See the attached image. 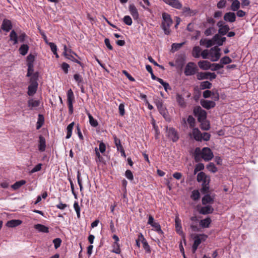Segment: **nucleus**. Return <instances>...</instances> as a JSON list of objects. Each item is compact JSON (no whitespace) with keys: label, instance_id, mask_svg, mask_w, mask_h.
I'll use <instances>...</instances> for the list:
<instances>
[{"label":"nucleus","instance_id":"nucleus-1","mask_svg":"<svg viewBox=\"0 0 258 258\" xmlns=\"http://www.w3.org/2000/svg\"><path fill=\"white\" fill-rule=\"evenodd\" d=\"M197 181L202 183V188L201 192L203 194L207 193L209 189V183L210 178L207 176L204 172H201L197 175Z\"/></svg>","mask_w":258,"mask_h":258},{"label":"nucleus","instance_id":"nucleus-2","mask_svg":"<svg viewBox=\"0 0 258 258\" xmlns=\"http://www.w3.org/2000/svg\"><path fill=\"white\" fill-rule=\"evenodd\" d=\"M162 16V21L161 27L163 30L164 33L166 35H169L171 32L170 27L173 23L172 20L170 15L167 13H163Z\"/></svg>","mask_w":258,"mask_h":258},{"label":"nucleus","instance_id":"nucleus-3","mask_svg":"<svg viewBox=\"0 0 258 258\" xmlns=\"http://www.w3.org/2000/svg\"><path fill=\"white\" fill-rule=\"evenodd\" d=\"M38 73H34L30 78V84L28 86V94L29 96H33L36 92L38 87Z\"/></svg>","mask_w":258,"mask_h":258},{"label":"nucleus","instance_id":"nucleus-4","mask_svg":"<svg viewBox=\"0 0 258 258\" xmlns=\"http://www.w3.org/2000/svg\"><path fill=\"white\" fill-rule=\"evenodd\" d=\"M194 242L192 246L193 252H195L199 245L203 241H205L208 236L205 234H195L192 236Z\"/></svg>","mask_w":258,"mask_h":258},{"label":"nucleus","instance_id":"nucleus-5","mask_svg":"<svg viewBox=\"0 0 258 258\" xmlns=\"http://www.w3.org/2000/svg\"><path fill=\"white\" fill-rule=\"evenodd\" d=\"M166 136L174 142H176L179 139L177 131L173 127H166Z\"/></svg>","mask_w":258,"mask_h":258},{"label":"nucleus","instance_id":"nucleus-6","mask_svg":"<svg viewBox=\"0 0 258 258\" xmlns=\"http://www.w3.org/2000/svg\"><path fill=\"white\" fill-rule=\"evenodd\" d=\"M197 70L196 64L192 62H190L186 65L184 73L186 76H191L196 74Z\"/></svg>","mask_w":258,"mask_h":258},{"label":"nucleus","instance_id":"nucleus-7","mask_svg":"<svg viewBox=\"0 0 258 258\" xmlns=\"http://www.w3.org/2000/svg\"><path fill=\"white\" fill-rule=\"evenodd\" d=\"M220 49L217 46H215L210 49L209 50V55L211 59L213 61H217L221 56Z\"/></svg>","mask_w":258,"mask_h":258},{"label":"nucleus","instance_id":"nucleus-8","mask_svg":"<svg viewBox=\"0 0 258 258\" xmlns=\"http://www.w3.org/2000/svg\"><path fill=\"white\" fill-rule=\"evenodd\" d=\"M195 115L198 117L199 121L205 120L207 117V113L206 111L202 109L200 106H197L194 110Z\"/></svg>","mask_w":258,"mask_h":258},{"label":"nucleus","instance_id":"nucleus-9","mask_svg":"<svg viewBox=\"0 0 258 258\" xmlns=\"http://www.w3.org/2000/svg\"><path fill=\"white\" fill-rule=\"evenodd\" d=\"M175 229L176 232L182 236V237L183 238V240L185 241V235L182 229L181 220L179 219L178 215H177L175 216Z\"/></svg>","mask_w":258,"mask_h":258},{"label":"nucleus","instance_id":"nucleus-10","mask_svg":"<svg viewBox=\"0 0 258 258\" xmlns=\"http://www.w3.org/2000/svg\"><path fill=\"white\" fill-rule=\"evenodd\" d=\"M201 155L202 158L205 161H209L213 157V154L212 151L210 148L207 147H205L202 149Z\"/></svg>","mask_w":258,"mask_h":258},{"label":"nucleus","instance_id":"nucleus-11","mask_svg":"<svg viewBox=\"0 0 258 258\" xmlns=\"http://www.w3.org/2000/svg\"><path fill=\"white\" fill-rule=\"evenodd\" d=\"M217 26L219 28L218 33L221 35H225L229 30V26L222 21H219Z\"/></svg>","mask_w":258,"mask_h":258},{"label":"nucleus","instance_id":"nucleus-12","mask_svg":"<svg viewBox=\"0 0 258 258\" xmlns=\"http://www.w3.org/2000/svg\"><path fill=\"white\" fill-rule=\"evenodd\" d=\"M198 211L199 213L201 214L207 215L212 213L214 209L211 205H207L204 207H199Z\"/></svg>","mask_w":258,"mask_h":258},{"label":"nucleus","instance_id":"nucleus-13","mask_svg":"<svg viewBox=\"0 0 258 258\" xmlns=\"http://www.w3.org/2000/svg\"><path fill=\"white\" fill-rule=\"evenodd\" d=\"M201 104L203 107L207 109L214 107L216 105L214 101L207 100H201Z\"/></svg>","mask_w":258,"mask_h":258},{"label":"nucleus","instance_id":"nucleus-14","mask_svg":"<svg viewBox=\"0 0 258 258\" xmlns=\"http://www.w3.org/2000/svg\"><path fill=\"white\" fill-rule=\"evenodd\" d=\"M213 40L214 41V45H218L219 46L222 45L223 43L226 40L225 37H222L220 36L219 34H216L213 37Z\"/></svg>","mask_w":258,"mask_h":258},{"label":"nucleus","instance_id":"nucleus-15","mask_svg":"<svg viewBox=\"0 0 258 258\" xmlns=\"http://www.w3.org/2000/svg\"><path fill=\"white\" fill-rule=\"evenodd\" d=\"M1 28L6 32H9L12 28L11 22L7 19H5L3 21Z\"/></svg>","mask_w":258,"mask_h":258},{"label":"nucleus","instance_id":"nucleus-16","mask_svg":"<svg viewBox=\"0 0 258 258\" xmlns=\"http://www.w3.org/2000/svg\"><path fill=\"white\" fill-rule=\"evenodd\" d=\"M129 11L135 20L139 19V15L138 10L134 4H131L129 6Z\"/></svg>","mask_w":258,"mask_h":258},{"label":"nucleus","instance_id":"nucleus-17","mask_svg":"<svg viewBox=\"0 0 258 258\" xmlns=\"http://www.w3.org/2000/svg\"><path fill=\"white\" fill-rule=\"evenodd\" d=\"M214 197L213 196H211L209 194H207L202 198V204L203 205H206L207 204H212L214 202Z\"/></svg>","mask_w":258,"mask_h":258},{"label":"nucleus","instance_id":"nucleus-18","mask_svg":"<svg viewBox=\"0 0 258 258\" xmlns=\"http://www.w3.org/2000/svg\"><path fill=\"white\" fill-rule=\"evenodd\" d=\"M224 19L225 21L233 23L236 20V16L234 13H226L224 16Z\"/></svg>","mask_w":258,"mask_h":258},{"label":"nucleus","instance_id":"nucleus-19","mask_svg":"<svg viewBox=\"0 0 258 258\" xmlns=\"http://www.w3.org/2000/svg\"><path fill=\"white\" fill-rule=\"evenodd\" d=\"M166 4L177 9H180L182 8V4L178 0H167Z\"/></svg>","mask_w":258,"mask_h":258},{"label":"nucleus","instance_id":"nucleus-20","mask_svg":"<svg viewBox=\"0 0 258 258\" xmlns=\"http://www.w3.org/2000/svg\"><path fill=\"white\" fill-rule=\"evenodd\" d=\"M40 103V102L39 100H36L33 99H30L28 101V106L31 110L36 109V107L39 106Z\"/></svg>","mask_w":258,"mask_h":258},{"label":"nucleus","instance_id":"nucleus-21","mask_svg":"<svg viewBox=\"0 0 258 258\" xmlns=\"http://www.w3.org/2000/svg\"><path fill=\"white\" fill-rule=\"evenodd\" d=\"M212 222V220L210 217H207L204 219L201 220L199 222L201 227L203 228H207L210 227V225Z\"/></svg>","mask_w":258,"mask_h":258},{"label":"nucleus","instance_id":"nucleus-22","mask_svg":"<svg viewBox=\"0 0 258 258\" xmlns=\"http://www.w3.org/2000/svg\"><path fill=\"white\" fill-rule=\"evenodd\" d=\"M45 140L44 137L40 136L39 138L38 150L40 152H43L45 151Z\"/></svg>","mask_w":258,"mask_h":258},{"label":"nucleus","instance_id":"nucleus-23","mask_svg":"<svg viewBox=\"0 0 258 258\" xmlns=\"http://www.w3.org/2000/svg\"><path fill=\"white\" fill-rule=\"evenodd\" d=\"M155 102L156 106L160 113L162 114L164 116H165L166 114V110L163 107L162 101L161 100L159 99L157 100Z\"/></svg>","mask_w":258,"mask_h":258},{"label":"nucleus","instance_id":"nucleus-24","mask_svg":"<svg viewBox=\"0 0 258 258\" xmlns=\"http://www.w3.org/2000/svg\"><path fill=\"white\" fill-rule=\"evenodd\" d=\"M182 12L186 16H192L197 14V11L191 10L189 7H184L182 9Z\"/></svg>","mask_w":258,"mask_h":258},{"label":"nucleus","instance_id":"nucleus-25","mask_svg":"<svg viewBox=\"0 0 258 258\" xmlns=\"http://www.w3.org/2000/svg\"><path fill=\"white\" fill-rule=\"evenodd\" d=\"M199 67L204 70H207L210 68L211 63L207 60L200 61L198 62Z\"/></svg>","mask_w":258,"mask_h":258},{"label":"nucleus","instance_id":"nucleus-26","mask_svg":"<svg viewBox=\"0 0 258 258\" xmlns=\"http://www.w3.org/2000/svg\"><path fill=\"white\" fill-rule=\"evenodd\" d=\"M34 228L39 232L43 233H48L49 232V229L47 227L40 224L35 225Z\"/></svg>","mask_w":258,"mask_h":258},{"label":"nucleus","instance_id":"nucleus-27","mask_svg":"<svg viewBox=\"0 0 258 258\" xmlns=\"http://www.w3.org/2000/svg\"><path fill=\"white\" fill-rule=\"evenodd\" d=\"M192 135L196 140L202 141V134L198 128H195L193 129Z\"/></svg>","mask_w":258,"mask_h":258},{"label":"nucleus","instance_id":"nucleus-28","mask_svg":"<svg viewBox=\"0 0 258 258\" xmlns=\"http://www.w3.org/2000/svg\"><path fill=\"white\" fill-rule=\"evenodd\" d=\"M22 221L20 220H12L8 221L6 225L9 227H15L20 225Z\"/></svg>","mask_w":258,"mask_h":258},{"label":"nucleus","instance_id":"nucleus-29","mask_svg":"<svg viewBox=\"0 0 258 258\" xmlns=\"http://www.w3.org/2000/svg\"><path fill=\"white\" fill-rule=\"evenodd\" d=\"M10 40L13 41V44L18 43V35L14 30H12L10 34Z\"/></svg>","mask_w":258,"mask_h":258},{"label":"nucleus","instance_id":"nucleus-30","mask_svg":"<svg viewBox=\"0 0 258 258\" xmlns=\"http://www.w3.org/2000/svg\"><path fill=\"white\" fill-rule=\"evenodd\" d=\"M26 183V181L24 180H21L15 182L14 184H13L11 187L14 190H17L19 189L20 187Z\"/></svg>","mask_w":258,"mask_h":258},{"label":"nucleus","instance_id":"nucleus-31","mask_svg":"<svg viewBox=\"0 0 258 258\" xmlns=\"http://www.w3.org/2000/svg\"><path fill=\"white\" fill-rule=\"evenodd\" d=\"M28 50L29 46L27 44L22 45L19 49L20 53L22 55H26L27 53Z\"/></svg>","mask_w":258,"mask_h":258},{"label":"nucleus","instance_id":"nucleus-32","mask_svg":"<svg viewBox=\"0 0 258 258\" xmlns=\"http://www.w3.org/2000/svg\"><path fill=\"white\" fill-rule=\"evenodd\" d=\"M74 125V122H73L69 124L67 127V136L66 139H68L71 138L72 134V130Z\"/></svg>","mask_w":258,"mask_h":258},{"label":"nucleus","instance_id":"nucleus-33","mask_svg":"<svg viewBox=\"0 0 258 258\" xmlns=\"http://www.w3.org/2000/svg\"><path fill=\"white\" fill-rule=\"evenodd\" d=\"M200 122H201V128L203 130L207 131L209 130L210 125L209 121L205 119Z\"/></svg>","mask_w":258,"mask_h":258},{"label":"nucleus","instance_id":"nucleus-34","mask_svg":"<svg viewBox=\"0 0 258 258\" xmlns=\"http://www.w3.org/2000/svg\"><path fill=\"white\" fill-rule=\"evenodd\" d=\"M240 6V3L238 0H234L231 5V9L233 11H237Z\"/></svg>","mask_w":258,"mask_h":258},{"label":"nucleus","instance_id":"nucleus-35","mask_svg":"<svg viewBox=\"0 0 258 258\" xmlns=\"http://www.w3.org/2000/svg\"><path fill=\"white\" fill-rule=\"evenodd\" d=\"M201 49L199 46H195L192 50V55L196 58L200 57Z\"/></svg>","mask_w":258,"mask_h":258},{"label":"nucleus","instance_id":"nucleus-36","mask_svg":"<svg viewBox=\"0 0 258 258\" xmlns=\"http://www.w3.org/2000/svg\"><path fill=\"white\" fill-rule=\"evenodd\" d=\"M200 194L198 190H194L192 191L190 198L194 201H197L200 199Z\"/></svg>","mask_w":258,"mask_h":258},{"label":"nucleus","instance_id":"nucleus-37","mask_svg":"<svg viewBox=\"0 0 258 258\" xmlns=\"http://www.w3.org/2000/svg\"><path fill=\"white\" fill-rule=\"evenodd\" d=\"M212 86V84L208 81L202 82L200 84V89L204 90L205 89H210Z\"/></svg>","mask_w":258,"mask_h":258},{"label":"nucleus","instance_id":"nucleus-38","mask_svg":"<svg viewBox=\"0 0 258 258\" xmlns=\"http://www.w3.org/2000/svg\"><path fill=\"white\" fill-rule=\"evenodd\" d=\"M208 72H200L197 75L198 80L208 79Z\"/></svg>","mask_w":258,"mask_h":258},{"label":"nucleus","instance_id":"nucleus-39","mask_svg":"<svg viewBox=\"0 0 258 258\" xmlns=\"http://www.w3.org/2000/svg\"><path fill=\"white\" fill-rule=\"evenodd\" d=\"M113 249L112 251L117 254H119L120 253V245L118 242H114L112 244Z\"/></svg>","mask_w":258,"mask_h":258},{"label":"nucleus","instance_id":"nucleus-40","mask_svg":"<svg viewBox=\"0 0 258 258\" xmlns=\"http://www.w3.org/2000/svg\"><path fill=\"white\" fill-rule=\"evenodd\" d=\"M88 115L90 124L93 127L97 126L98 124L97 121L93 118V117L90 114V113H88Z\"/></svg>","mask_w":258,"mask_h":258},{"label":"nucleus","instance_id":"nucleus-41","mask_svg":"<svg viewBox=\"0 0 258 258\" xmlns=\"http://www.w3.org/2000/svg\"><path fill=\"white\" fill-rule=\"evenodd\" d=\"M114 142L116 145L117 150L118 151H120L122 150L123 148L122 146L121 145L120 141L119 139H118L116 136L114 137Z\"/></svg>","mask_w":258,"mask_h":258},{"label":"nucleus","instance_id":"nucleus-42","mask_svg":"<svg viewBox=\"0 0 258 258\" xmlns=\"http://www.w3.org/2000/svg\"><path fill=\"white\" fill-rule=\"evenodd\" d=\"M176 101L180 106H185V102L184 98L181 95L179 94H177L176 95Z\"/></svg>","mask_w":258,"mask_h":258},{"label":"nucleus","instance_id":"nucleus-43","mask_svg":"<svg viewBox=\"0 0 258 258\" xmlns=\"http://www.w3.org/2000/svg\"><path fill=\"white\" fill-rule=\"evenodd\" d=\"M151 226H152L154 230L158 232L159 233L162 234L163 233L161 229V226L158 223L154 222L153 224L151 225Z\"/></svg>","mask_w":258,"mask_h":258},{"label":"nucleus","instance_id":"nucleus-44","mask_svg":"<svg viewBox=\"0 0 258 258\" xmlns=\"http://www.w3.org/2000/svg\"><path fill=\"white\" fill-rule=\"evenodd\" d=\"M207 168L208 169V170L209 171H210V172H213V173H215L217 171V167L215 166L214 164L213 163H209L207 165Z\"/></svg>","mask_w":258,"mask_h":258},{"label":"nucleus","instance_id":"nucleus-45","mask_svg":"<svg viewBox=\"0 0 258 258\" xmlns=\"http://www.w3.org/2000/svg\"><path fill=\"white\" fill-rule=\"evenodd\" d=\"M145 240V238L142 233H140L138 235V239L136 240V245L138 247H140V242H143Z\"/></svg>","mask_w":258,"mask_h":258},{"label":"nucleus","instance_id":"nucleus-46","mask_svg":"<svg viewBox=\"0 0 258 258\" xmlns=\"http://www.w3.org/2000/svg\"><path fill=\"white\" fill-rule=\"evenodd\" d=\"M44 122V117L42 115L39 114L38 116V120L37 122V129L40 128Z\"/></svg>","mask_w":258,"mask_h":258},{"label":"nucleus","instance_id":"nucleus-47","mask_svg":"<svg viewBox=\"0 0 258 258\" xmlns=\"http://www.w3.org/2000/svg\"><path fill=\"white\" fill-rule=\"evenodd\" d=\"M74 99V93L72 89H70L67 92V101L68 102L73 101Z\"/></svg>","mask_w":258,"mask_h":258},{"label":"nucleus","instance_id":"nucleus-48","mask_svg":"<svg viewBox=\"0 0 258 258\" xmlns=\"http://www.w3.org/2000/svg\"><path fill=\"white\" fill-rule=\"evenodd\" d=\"M95 154H96V158L95 159L96 162H100L102 161L103 158L100 154V153L98 151V149L97 148H95Z\"/></svg>","mask_w":258,"mask_h":258},{"label":"nucleus","instance_id":"nucleus-49","mask_svg":"<svg viewBox=\"0 0 258 258\" xmlns=\"http://www.w3.org/2000/svg\"><path fill=\"white\" fill-rule=\"evenodd\" d=\"M74 208L75 211L76 212L77 217L80 218V208L79 204L77 202H75L74 204Z\"/></svg>","mask_w":258,"mask_h":258},{"label":"nucleus","instance_id":"nucleus-50","mask_svg":"<svg viewBox=\"0 0 258 258\" xmlns=\"http://www.w3.org/2000/svg\"><path fill=\"white\" fill-rule=\"evenodd\" d=\"M28 66V72L27 74V77L32 76L34 74H33L34 70V65L33 64H27Z\"/></svg>","mask_w":258,"mask_h":258},{"label":"nucleus","instance_id":"nucleus-51","mask_svg":"<svg viewBox=\"0 0 258 258\" xmlns=\"http://www.w3.org/2000/svg\"><path fill=\"white\" fill-rule=\"evenodd\" d=\"M220 62L224 64H228L232 62V59L228 56H224L220 60Z\"/></svg>","mask_w":258,"mask_h":258},{"label":"nucleus","instance_id":"nucleus-52","mask_svg":"<svg viewBox=\"0 0 258 258\" xmlns=\"http://www.w3.org/2000/svg\"><path fill=\"white\" fill-rule=\"evenodd\" d=\"M204 168V165L202 163L198 164L194 170V174H196L198 171H201Z\"/></svg>","mask_w":258,"mask_h":258},{"label":"nucleus","instance_id":"nucleus-53","mask_svg":"<svg viewBox=\"0 0 258 258\" xmlns=\"http://www.w3.org/2000/svg\"><path fill=\"white\" fill-rule=\"evenodd\" d=\"M71 53H69L68 54H67V55L66 56V57L68 59H70V60H71L72 61H74V62H77V63H78V64H80V65H81V64H82L81 62L80 61L78 60L77 59H76V58H75V57H74L73 55H72V54H71Z\"/></svg>","mask_w":258,"mask_h":258},{"label":"nucleus","instance_id":"nucleus-54","mask_svg":"<svg viewBox=\"0 0 258 258\" xmlns=\"http://www.w3.org/2000/svg\"><path fill=\"white\" fill-rule=\"evenodd\" d=\"M123 22L128 26H131L133 23L132 18L129 16H125L124 17Z\"/></svg>","mask_w":258,"mask_h":258},{"label":"nucleus","instance_id":"nucleus-55","mask_svg":"<svg viewBox=\"0 0 258 258\" xmlns=\"http://www.w3.org/2000/svg\"><path fill=\"white\" fill-rule=\"evenodd\" d=\"M53 243L54 244L55 248L57 249L60 246L61 240L59 238H55L53 240Z\"/></svg>","mask_w":258,"mask_h":258},{"label":"nucleus","instance_id":"nucleus-56","mask_svg":"<svg viewBox=\"0 0 258 258\" xmlns=\"http://www.w3.org/2000/svg\"><path fill=\"white\" fill-rule=\"evenodd\" d=\"M184 42L180 43H173L172 45V49L174 51H176L179 49L184 44Z\"/></svg>","mask_w":258,"mask_h":258},{"label":"nucleus","instance_id":"nucleus-57","mask_svg":"<svg viewBox=\"0 0 258 258\" xmlns=\"http://www.w3.org/2000/svg\"><path fill=\"white\" fill-rule=\"evenodd\" d=\"M35 57L32 54H29L27 58V64H33Z\"/></svg>","mask_w":258,"mask_h":258},{"label":"nucleus","instance_id":"nucleus-58","mask_svg":"<svg viewBox=\"0 0 258 258\" xmlns=\"http://www.w3.org/2000/svg\"><path fill=\"white\" fill-rule=\"evenodd\" d=\"M226 1L225 0H220L217 4L218 9H222L226 7Z\"/></svg>","mask_w":258,"mask_h":258},{"label":"nucleus","instance_id":"nucleus-59","mask_svg":"<svg viewBox=\"0 0 258 258\" xmlns=\"http://www.w3.org/2000/svg\"><path fill=\"white\" fill-rule=\"evenodd\" d=\"M125 177L129 180H133L134 176L132 171L130 170H127L125 173Z\"/></svg>","mask_w":258,"mask_h":258},{"label":"nucleus","instance_id":"nucleus-60","mask_svg":"<svg viewBox=\"0 0 258 258\" xmlns=\"http://www.w3.org/2000/svg\"><path fill=\"white\" fill-rule=\"evenodd\" d=\"M119 114L121 116L124 115L125 113L124 110V105L123 103H121L119 104L118 107Z\"/></svg>","mask_w":258,"mask_h":258},{"label":"nucleus","instance_id":"nucleus-61","mask_svg":"<svg viewBox=\"0 0 258 258\" xmlns=\"http://www.w3.org/2000/svg\"><path fill=\"white\" fill-rule=\"evenodd\" d=\"M106 150V146L103 142H100L99 145L98 151H99L101 153H103L105 152Z\"/></svg>","mask_w":258,"mask_h":258},{"label":"nucleus","instance_id":"nucleus-62","mask_svg":"<svg viewBox=\"0 0 258 258\" xmlns=\"http://www.w3.org/2000/svg\"><path fill=\"white\" fill-rule=\"evenodd\" d=\"M187 122L190 126L192 127L195 125V119L192 116L189 115L187 118Z\"/></svg>","mask_w":258,"mask_h":258},{"label":"nucleus","instance_id":"nucleus-63","mask_svg":"<svg viewBox=\"0 0 258 258\" xmlns=\"http://www.w3.org/2000/svg\"><path fill=\"white\" fill-rule=\"evenodd\" d=\"M42 167V164L39 163L36 166H35L31 171V173H34L37 171H39L41 170Z\"/></svg>","mask_w":258,"mask_h":258},{"label":"nucleus","instance_id":"nucleus-64","mask_svg":"<svg viewBox=\"0 0 258 258\" xmlns=\"http://www.w3.org/2000/svg\"><path fill=\"white\" fill-rule=\"evenodd\" d=\"M190 228L192 229V230L194 232H199L201 230V229L200 227L198 226V225L194 223H192L190 225Z\"/></svg>","mask_w":258,"mask_h":258}]
</instances>
